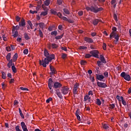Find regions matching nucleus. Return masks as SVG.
<instances>
[{"instance_id":"nucleus-1","label":"nucleus","mask_w":131,"mask_h":131,"mask_svg":"<svg viewBox=\"0 0 131 131\" xmlns=\"http://www.w3.org/2000/svg\"><path fill=\"white\" fill-rule=\"evenodd\" d=\"M44 55L46 58L44 59V60L43 59H42V61L39 60V64L40 65H42L44 68H46L47 67V65L50 64V62H51L52 60L55 59V55H50L48 50H45L44 51Z\"/></svg>"},{"instance_id":"nucleus-2","label":"nucleus","mask_w":131,"mask_h":131,"mask_svg":"<svg viewBox=\"0 0 131 131\" xmlns=\"http://www.w3.org/2000/svg\"><path fill=\"white\" fill-rule=\"evenodd\" d=\"M53 88L55 89L56 94L58 98H59V99H63V96L59 90V89L62 88V84L58 81H54Z\"/></svg>"},{"instance_id":"nucleus-3","label":"nucleus","mask_w":131,"mask_h":131,"mask_svg":"<svg viewBox=\"0 0 131 131\" xmlns=\"http://www.w3.org/2000/svg\"><path fill=\"white\" fill-rule=\"evenodd\" d=\"M86 10L89 12V11H90L91 12H93V13H95V14H97L98 12H100V11H103L104 9L102 7L98 8V6L95 5V6H92L91 7H86Z\"/></svg>"},{"instance_id":"nucleus-4","label":"nucleus","mask_w":131,"mask_h":131,"mask_svg":"<svg viewBox=\"0 0 131 131\" xmlns=\"http://www.w3.org/2000/svg\"><path fill=\"white\" fill-rule=\"evenodd\" d=\"M54 86V81H53V79L50 78L48 80V88L50 90V92L51 94L54 93V90L53 88Z\"/></svg>"},{"instance_id":"nucleus-5","label":"nucleus","mask_w":131,"mask_h":131,"mask_svg":"<svg viewBox=\"0 0 131 131\" xmlns=\"http://www.w3.org/2000/svg\"><path fill=\"white\" fill-rule=\"evenodd\" d=\"M121 77H123V78H124L125 80H127V81H130L131 79L130 76L124 72H123L121 73Z\"/></svg>"},{"instance_id":"nucleus-6","label":"nucleus","mask_w":131,"mask_h":131,"mask_svg":"<svg viewBox=\"0 0 131 131\" xmlns=\"http://www.w3.org/2000/svg\"><path fill=\"white\" fill-rule=\"evenodd\" d=\"M61 92L63 95H67L69 93V88L68 86H63L61 88Z\"/></svg>"},{"instance_id":"nucleus-7","label":"nucleus","mask_w":131,"mask_h":131,"mask_svg":"<svg viewBox=\"0 0 131 131\" xmlns=\"http://www.w3.org/2000/svg\"><path fill=\"white\" fill-rule=\"evenodd\" d=\"M90 54H91L92 57H95V58H99V51L98 50H92L90 52Z\"/></svg>"},{"instance_id":"nucleus-8","label":"nucleus","mask_w":131,"mask_h":131,"mask_svg":"<svg viewBox=\"0 0 131 131\" xmlns=\"http://www.w3.org/2000/svg\"><path fill=\"white\" fill-rule=\"evenodd\" d=\"M97 84L98 86H99V88H101L102 89H105L107 88V84H106V83L104 82L98 81L97 82Z\"/></svg>"},{"instance_id":"nucleus-9","label":"nucleus","mask_w":131,"mask_h":131,"mask_svg":"<svg viewBox=\"0 0 131 131\" xmlns=\"http://www.w3.org/2000/svg\"><path fill=\"white\" fill-rule=\"evenodd\" d=\"M79 88V84L78 83H76V84L74 86L73 89V94L74 95H77V90Z\"/></svg>"},{"instance_id":"nucleus-10","label":"nucleus","mask_w":131,"mask_h":131,"mask_svg":"<svg viewBox=\"0 0 131 131\" xmlns=\"http://www.w3.org/2000/svg\"><path fill=\"white\" fill-rule=\"evenodd\" d=\"M112 32L111 33L110 35V37L111 39H112V36L115 35V33H116V31H117V28L114 27L112 28Z\"/></svg>"},{"instance_id":"nucleus-11","label":"nucleus","mask_w":131,"mask_h":131,"mask_svg":"<svg viewBox=\"0 0 131 131\" xmlns=\"http://www.w3.org/2000/svg\"><path fill=\"white\" fill-rule=\"evenodd\" d=\"M48 47L49 49H51V48H52V49H57L58 47H59V46H58V45L55 43H49Z\"/></svg>"},{"instance_id":"nucleus-12","label":"nucleus","mask_w":131,"mask_h":131,"mask_svg":"<svg viewBox=\"0 0 131 131\" xmlns=\"http://www.w3.org/2000/svg\"><path fill=\"white\" fill-rule=\"evenodd\" d=\"M119 98H121V100L122 101V104H123V105H124V106H126V102H125V100H124V99H123V97L119 96V95H117L116 96V99L117 100H119Z\"/></svg>"},{"instance_id":"nucleus-13","label":"nucleus","mask_w":131,"mask_h":131,"mask_svg":"<svg viewBox=\"0 0 131 131\" xmlns=\"http://www.w3.org/2000/svg\"><path fill=\"white\" fill-rule=\"evenodd\" d=\"M84 40L88 43H93V42H94V40H93V39H92L91 38L88 37H85Z\"/></svg>"},{"instance_id":"nucleus-14","label":"nucleus","mask_w":131,"mask_h":131,"mask_svg":"<svg viewBox=\"0 0 131 131\" xmlns=\"http://www.w3.org/2000/svg\"><path fill=\"white\" fill-rule=\"evenodd\" d=\"M20 125L21 126V128H23V131H28V129H27V126L25 124L24 122H21L20 123Z\"/></svg>"},{"instance_id":"nucleus-15","label":"nucleus","mask_w":131,"mask_h":131,"mask_svg":"<svg viewBox=\"0 0 131 131\" xmlns=\"http://www.w3.org/2000/svg\"><path fill=\"white\" fill-rule=\"evenodd\" d=\"M96 79H98V80H100V81H102L103 79L105 78V77H104L103 75H99V74H96Z\"/></svg>"},{"instance_id":"nucleus-16","label":"nucleus","mask_w":131,"mask_h":131,"mask_svg":"<svg viewBox=\"0 0 131 131\" xmlns=\"http://www.w3.org/2000/svg\"><path fill=\"white\" fill-rule=\"evenodd\" d=\"M19 25L20 27H25V25H26V23H25V19L22 18L21 20V22H19Z\"/></svg>"},{"instance_id":"nucleus-17","label":"nucleus","mask_w":131,"mask_h":131,"mask_svg":"<svg viewBox=\"0 0 131 131\" xmlns=\"http://www.w3.org/2000/svg\"><path fill=\"white\" fill-rule=\"evenodd\" d=\"M112 35L113 36H112V38L113 37H114V38H115L116 40V42H118V40H119V34L116 33L115 35Z\"/></svg>"},{"instance_id":"nucleus-18","label":"nucleus","mask_w":131,"mask_h":131,"mask_svg":"<svg viewBox=\"0 0 131 131\" xmlns=\"http://www.w3.org/2000/svg\"><path fill=\"white\" fill-rule=\"evenodd\" d=\"M50 69L51 72H53V73L57 74V71L56 70V69H55L53 66L50 65Z\"/></svg>"},{"instance_id":"nucleus-19","label":"nucleus","mask_w":131,"mask_h":131,"mask_svg":"<svg viewBox=\"0 0 131 131\" xmlns=\"http://www.w3.org/2000/svg\"><path fill=\"white\" fill-rule=\"evenodd\" d=\"M100 60L104 64H106V63H107V61H106V59H105V57H104V56L102 55H100Z\"/></svg>"},{"instance_id":"nucleus-20","label":"nucleus","mask_w":131,"mask_h":131,"mask_svg":"<svg viewBox=\"0 0 131 131\" xmlns=\"http://www.w3.org/2000/svg\"><path fill=\"white\" fill-rule=\"evenodd\" d=\"M17 59H18V54L15 53L12 57V61H13V62H16Z\"/></svg>"},{"instance_id":"nucleus-21","label":"nucleus","mask_w":131,"mask_h":131,"mask_svg":"<svg viewBox=\"0 0 131 131\" xmlns=\"http://www.w3.org/2000/svg\"><path fill=\"white\" fill-rule=\"evenodd\" d=\"M12 36H13V37H17V36H18V31H15L14 30V31H12Z\"/></svg>"},{"instance_id":"nucleus-22","label":"nucleus","mask_w":131,"mask_h":131,"mask_svg":"<svg viewBox=\"0 0 131 131\" xmlns=\"http://www.w3.org/2000/svg\"><path fill=\"white\" fill-rule=\"evenodd\" d=\"M13 59H11L10 60H8V63L7 64V66L9 68H11V66H13Z\"/></svg>"},{"instance_id":"nucleus-23","label":"nucleus","mask_w":131,"mask_h":131,"mask_svg":"<svg viewBox=\"0 0 131 131\" xmlns=\"http://www.w3.org/2000/svg\"><path fill=\"white\" fill-rule=\"evenodd\" d=\"M20 28V25H19V26L17 25L16 26H13L12 28V31H15V30H19V29Z\"/></svg>"},{"instance_id":"nucleus-24","label":"nucleus","mask_w":131,"mask_h":131,"mask_svg":"<svg viewBox=\"0 0 131 131\" xmlns=\"http://www.w3.org/2000/svg\"><path fill=\"white\" fill-rule=\"evenodd\" d=\"M44 11H43L40 13V16H47V15H48V11L49 10L47 9Z\"/></svg>"},{"instance_id":"nucleus-25","label":"nucleus","mask_w":131,"mask_h":131,"mask_svg":"<svg viewBox=\"0 0 131 131\" xmlns=\"http://www.w3.org/2000/svg\"><path fill=\"white\" fill-rule=\"evenodd\" d=\"M99 22H100V20H99L98 19H95L93 20V25H98V23H99Z\"/></svg>"},{"instance_id":"nucleus-26","label":"nucleus","mask_w":131,"mask_h":131,"mask_svg":"<svg viewBox=\"0 0 131 131\" xmlns=\"http://www.w3.org/2000/svg\"><path fill=\"white\" fill-rule=\"evenodd\" d=\"M39 26L40 28H41V29H43L45 27V23H39Z\"/></svg>"},{"instance_id":"nucleus-27","label":"nucleus","mask_w":131,"mask_h":131,"mask_svg":"<svg viewBox=\"0 0 131 131\" xmlns=\"http://www.w3.org/2000/svg\"><path fill=\"white\" fill-rule=\"evenodd\" d=\"M12 70L14 73H17V68L14 66L11 67Z\"/></svg>"},{"instance_id":"nucleus-28","label":"nucleus","mask_w":131,"mask_h":131,"mask_svg":"<svg viewBox=\"0 0 131 131\" xmlns=\"http://www.w3.org/2000/svg\"><path fill=\"white\" fill-rule=\"evenodd\" d=\"M7 61L11 60V53H8L7 55L6 56Z\"/></svg>"},{"instance_id":"nucleus-29","label":"nucleus","mask_w":131,"mask_h":131,"mask_svg":"<svg viewBox=\"0 0 131 131\" xmlns=\"http://www.w3.org/2000/svg\"><path fill=\"white\" fill-rule=\"evenodd\" d=\"M24 37L26 40L30 39V38L29 37V36H28V34H27V33H25L24 34Z\"/></svg>"},{"instance_id":"nucleus-30","label":"nucleus","mask_w":131,"mask_h":131,"mask_svg":"<svg viewBox=\"0 0 131 131\" xmlns=\"http://www.w3.org/2000/svg\"><path fill=\"white\" fill-rule=\"evenodd\" d=\"M2 77L3 79H6L7 78V75H6V73L4 72H2Z\"/></svg>"},{"instance_id":"nucleus-31","label":"nucleus","mask_w":131,"mask_h":131,"mask_svg":"<svg viewBox=\"0 0 131 131\" xmlns=\"http://www.w3.org/2000/svg\"><path fill=\"white\" fill-rule=\"evenodd\" d=\"M63 12L64 14H66V15H69V14H70V12L69 11V10H68V9L66 8L63 9Z\"/></svg>"},{"instance_id":"nucleus-32","label":"nucleus","mask_w":131,"mask_h":131,"mask_svg":"<svg viewBox=\"0 0 131 131\" xmlns=\"http://www.w3.org/2000/svg\"><path fill=\"white\" fill-rule=\"evenodd\" d=\"M18 110H19V112L20 117H21V118L24 119V115L23 114V113H22V111L21 110V108H19Z\"/></svg>"},{"instance_id":"nucleus-33","label":"nucleus","mask_w":131,"mask_h":131,"mask_svg":"<svg viewBox=\"0 0 131 131\" xmlns=\"http://www.w3.org/2000/svg\"><path fill=\"white\" fill-rule=\"evenodd\" d=\"M28 24H29L31 29H33V25H32V23H31V21L28 20Z\"/></svg>"},{"instance_id":"nucleus-34","label":"nucleus","mask_w":131,"mask_h":131,"mask_svg":"<svg viewBox=\"0 0 131 131\" xmlns=\"http://www.w3.org/2000/svg\"><path fill=\"white\" fill-rule=\"evenodd\" d=\"M64 36V34H62L61 35L57 36L55 37V39H61Z\"/></svg>"},{"instance_id":"nucleus-35","label":"nucleus","mask_w":131,"mask_h":131,"mask_svg":"<svg viewBox=\"0 0 131 131\" xmlns=\"http://www.w3.org/2000/svg\"><path fill=\"white\" fill-rule=\"evenodd\" d=\"M51 3V1H50V0H46L45 2H44V4L48 6H50V4Z\"/></svg>"},{"instance_id":"nucleus-36","label":"nucleus","mask_w":131,"mask_h":131,"mask_svg":"<svg viewBox=\"0 0 131 131\" xmlns=\"http://www.w3.org/2000/svg\"><path fill=\"white\" fill-rule=\"evenodd\" d=\"M50 12L51 14H52L53 15H57L58 14V13H57V11H56V10L53 9H51L50 10Z\"/></svg>"},{"instance_id":"nucleus-37","label":"nucleus","mask_w":131,"mask_h":131,"mask_svg":"<svg viewBox=\"0 0 131 131\" xmlns=\"http://www.w3.org/2000/svg\"><path fill=\"white\" fill-rule=\"evenodd\" d=\"M57 34H58V31H54L51 33V35H54L55 36H57Z\"/></svg>"},{"instance_id":"nucleus-38","label":"nucleus","mask_w":131,"mask_h":131,"mask_svg":"<svg viewBox=\"0 0 131 131\" xmlns=\"http://www.w3.org/2000/svg\"><path fill=\"white\" fill-rule=\"evenodd\" d=\"M96 104H97V105H98V106L101 105V104H102V102H101V100H100L99 99H97Z\"/></svg>"},{"instance_id":"nucleus-39","label":"nucleus","mask_w":131,"mask_h":131,"mask_svg":"<svg viewBox=\"0 0 131 131\" xmlns=\"http://www.w3.org/2000/svg\"><path fill=\"white\" fill-rule=\"evenodd\" d=\"M39 35L40 37H43V34L40 29L39 30Z\"/></svg>"},{"instance_id":"nucleus-40","label":"nucleus","mask_w":131,"mask_h":131,"mask_svg":"<svg viewBox=\"0 0 131 131\" xmlns=\"http://www.w3.org/2000/svg\"><path fill=\"white\" fill-rule=\"evenodd\" d=\"M103 128L104 129H108V128H109V125L107 124H103Z\"/></svg>"},{"instance_id":"nucleus-41","label":"nucleus","mask_w":131,"mask_h":131,"mask_svg":"<svg viewBox=\"0 0 131 131\" xmlns=\"http://www.w3.org/2000/svg\"><path fill=\"white\" fill-rule=\"evenodd\" d=\"M91 57H92V55L90 54H86L85 55L84 57L86 59H89V58H91Z\"/></svg>"},{"instance_id":"nucleus-42","label":"nucleus","mask_w":131,"mask_h":131,"mask_svg":"<svg viewBox=\"0 0 131 131\" xmlns=\"http://www.w3.org/2000/svg\"><path fill=\"white\" fill-rule=\"evenodd\" d=\"M59 18H60V19H62L63 18V15H62V14L60 12L57 13V14H56Z\"/></svg>"},{"instance_id":"nucleus-43","label":"nucleus","mask_w":131,"mask_h":131,"mask_svg":"<svg viewBox=\"0 0 131 131\" xmlns=\"http://www.w3.org/2000/svg\"><path fill=\"white\" fill-rule=\"evenodd\" d=\"M80 64H81V65L84 66V65H85V64H86V61L85 60H81Z\"/></svg>"},{"instance_id":"nucleus-44","label":"nucleus","mask_w":131,"mask_h":131,"mask_svg":"<svg viewBox=\"0 0 131 131\" xmlns=\"http://www.w3.org/2000/svg\"><path fill=\"white\" fill-rule=\"evenodd\" d=\"M89 99H90V96L89 95H86L84 96V101H86Z\"/></svg>"},{"instance_id":"nucleus-45","label":"nucleus","mask_w":131,"mask_h":131,"mask_svg":"<svg viewBox=\"0 0 131 131\" xmlns=\"http://www.w3.org/2000/svg\"><path fill=\"white\" fill-rule=\"evenodd\" d=\"M6 49L7 52H11V51H12V49L10 46L6 47Z\"/></svg>"},{"instance_id":"nucleus-46","label":"nucleus","mask_w":131,"mask_h":131,"mask_svg":"<svg viewBox=\"0 0 131 131\" xmlns=\"http://www.w3.org/2000/svg\"><path fill=\"white\" fill-rule=\"evenodd\" d=\"M51 101H53V98H52V97H49L48 99H47L46 103H50Z\"/></svg>"},{"instance_id":"nucleus-47","label":"nucleus","mask_w":131,"mask_h":131,"mask_svg":"<svg viewBox=\"0 0 131 131\" xmlns=\"http://www.w3.org/2000/svg\"><path fill=\"white\" fill-rule=\"evenodd\" d=\"M114 18L116 22H117V21H118V19H117V15H116V14L115 13L114 14Z\"/></svg>"},{"instance_id":"nucleus-48","label":"nucleus","mask_w":131,"mask_h":131,"mask_svg":"<svg viewBox=\"0 0 131 131\" xmlns=\"http://www.w3.org/2000/svg\"><path fill=\"white\" fill-rule=\"evenodd\" d=\"M80 50H86L88 49V47L85 46H80L79 47Z\"/></svg>"},{"instance_id":"nucleus-49","label":"nucleus","mask_w":131,"mask_h":131,"mask_svg":"<svg viewBox=\"0 0 131 131\" xmlns=\"http://www.w3.org/2000/svg\"><path fill=\"white\" fill-rule=\"evenodd\" d=\"M20 90H21V91H28V89L24 87H20L19 88Z\"/></svg>"},{"instance_id":"nucleus-50","label":"nucleus","mask_w":131,"mask_h":131,"mask_svg":"<svg viewBox=\"0 0 131 131\" xmlns=\"http://www.w3.org/2000/svg\"><path fill=\"white\" fill-rule=\"evenodd\" d=\"M106 47H107V45H106L105 43H103V49L104 51H106Z\"/></svg>"},{"instance_id":"nucleus-51","label":"nucleus","mask_w":131,"mask_h":131,"mask_svg":"<svg viewBox=\"0 0 131 131\" xmlns=\"http://www.w3.org/2000/svg\"><path fill=\"white\" fill-rule=\"evenodd\" d=\"M78 14L79 15V16H82L83 15V11H79L78 12Z\"/></svg>"},{"instance_id":"nucleus-52","label":"nucleus","mask_w":131,"mask_h":131,"mask_svg":"<svg viewBox=\"0 0 131 131\" xmlns=\"http://www.w3.org/2000/svg\"><path fill=\"white\" fill-rule=\"evenodd\" d=\"M30 13L31 14H37V11H32V10H30Z\"/></svg>"},{"instance_id":"nucleus-53","label":"nucleus","mask_w":131,"mask_h":131,"mask_svg":"<svg viewBox=\"0 0 131 131\" xmlns=\"http://www.w3.org/2000/svg\"><path fill=\"white\" fill-rule=\"evenodd\" d=\"M111 109H114L115 108V104L114 103H112L110 104Z\"/></svg>"},{"instance_id":"nucleus-54","label":"nucleus","mask_w":131,"mask_h":131,"mask_svg":"<svg viewBox=\"0 0 131 131\" xmlns=\"http://www.w3.org/2000/svg\"><path fill=\"white\" fill-rule=\"evenodd\" d=\"M66 57H67V54H66L65 53H62V54L61 57L62 58V59H65V58H66Z\"/></svg>"},{"instance_id":"nucleus-55","label":"nucleus","mask_w":131,"mask_h":131,"mask_svg":"<svg viewBox=\"0 0 131 131\" xmlns=\"http://www.w3.org/2000/svg\"><path fill=\"white\" fill-rule=\"evenodd\" d=\"M103 74H104V76H105V77H108V72H107V71L104 72Z\"/></svg>"},{"instance_id":"nucleus-56","label":"nucleus","mask_w":131,"mask_h":131,"mask_svg":"<svg viewBox=\"0 0 131 131\" xmlns=\"http://www.w3.org/2000/svg\"><path fill=\"white\" fill-rule=\"evenodd\" d=\"M23 53L25 54V55H27V54H28V49H25Z\"/></svg>"},{"instance_id":"nucleus-57","label":"nucleus","mask_w":131,"mask_h":131,"mask_svg":"<svg viewBox=\"0 0 131 131\" xmlns=\"http://www.w3.org/2000/svg\"><path fill=\"white\" fill-rule=\"evenodd\" d=\"M80 113V111H79V109L77 110L76 113H75V115L77 116V115H79V113Z\"/></svg>"},{"instance_id":"nucleus-58","label":"nucleus","mask_w":131,"mask_h":131,"mask_svg":"<svg viewBox=\"0 0 131 131\" xmlns=\"http://www.w3.org/2000/svg\"><path fill=\"white\" fill-rule=\"evenodd\" d=\"M15 130L16 131H22V130L20 129V128H19V126H16L15 127Z\"/></svg>"},{"instance_id":"nucleus-59","label":"nucleus","mask_w":131,"mask_h":131,"mask_svg":"<svg viewBox=\"0 0 131 131\" xmlns=\"http://www.w3.org/2000/svg\"><path fill=\"white\" fill-rule=\"evenodd\" d=\"M57 3L59 6L62 5V0H57Z\"/></svg>"},{"instance_id":"nucleus-60","label":"nucleus","mask_w":131,"mask_h":131,"mask_svg":"<svg viewBox=\"0 0 131 131\" xmlns=\"http://www.w3.org/2000/svg\"><path fill=\"white\" fill-rule=\"evenodd\" d=\"M42 8L43 9V10H48V8H47V7H46V5H45V4L42 5Z\"/></svg>"},{"instance_id":"nucleus-61","label":"nucleus","mask_w":131,"mask_h":131,"mask_svg":"<svg viewBox=\"0 0 131 131\" xmlns=\"http://www.w3.org/2000/svg\"><path fill=\"white\" fill-rule=\"evenodd\" d=\"M111 4V5H115L116 4V0H112Z\"/></svg>"},{"instance_id":"nucleus-62","label":"nucleus","mask_w":131,"mask_h":131,"mask_svg":"<svg viewBox=\"0 0 131 131\" xmlns=\"http://www.w3.org/2000/svg\"><path fill=\"white\" fill-rule=\"evenodd\" d=\"M102 62L101 61H97V65H98V66H99V67H100V66H102Z\"/></svg>"},{"instance_id":"nucleus-63","label":"nucleus","mask_w":131,"mask_h":131,"mask_svg":"<svg viewBox=\"0 0 131 131\" xmlns=\"http://www.w3.org/2000/svg\"><path fill=\"white\" fill-rule=\"evenodd\" d=\"M20 19H21V18L18 16H17L16 17V20L17 22H19V21H20Z\"/></svg>"},{"instance_id":"nucleus-64","label":"nucleus","mask_w":131,"mask_h":131,"mask_svg":"<svg viewBox=\"0 0 131 131\" xmlns=\"http://www.w3.org/2000/svg\"><path fill=\"white\" fill-rule=\"evenodd\" d=\"M53 28H54V27H49L48 28V30L49 31H53Z\"/></svg>"}]
</instances>
